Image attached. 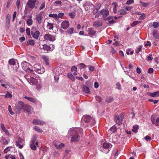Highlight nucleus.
I'll return each instance as SVG.
<instances>
[{
    "mask_svg": "<svg viewBox=\"0 0 159 159\" xmlns=\"http://www.w3.org/2000/svg\"><path fill=\"white\" fill-rule=\"evenodd\" d=\"M82 131V129L80 128H75L70 129L69 133L71 135H72L71 139V142H76L80 140V137L79 134L81 133Z\"/></svg>",
    "mask_w": 159,
    "mask_h": 159,
    "instance_id": "obj_1",
    "label": "nucleus"
},
{
    "mask_svg": "<svg viewBox=\"0 0 159 159\" xmlns=\"http://www.w3.org/2000/svg\"><path fill=\"white\" fill-rule=\"evenodd\" d=\"M23 69L28 73L33 71L32 66L28 62L26 61L23 62L21 64Z\"/></svg>",
    "mask_w": 159,
    "mask_h": 159,
    "instance_id": "obj_2",
    "label": "nucleus"
},
{
    "mask_svg": "<svg viewBox=\"0 0 159 159\" xmlns=\"http://www.w3.org/2000/svg\"><path fill=\"white\" fill-rule=\"evenodd\" d=\"M34 71L39 74H42L45 72V69L43 66L39 64H36L34 66Z\"/></svg>",
    "mask_w": 159,
    "mask_h": 159,
    "instance_id": "obj_3",
    "label": "nucleus"
},
{
    "mask_svg": "<svg viewBox=\"0 0 159 159\" xmlns=\"http://www.w3.org/2000/svg\"><path fill=\"white\" fill-rule=\"evenodd\" d=\"M111 144L109 143H104L99 148L100 150L105 153H107L109 151V148Z\"/></svg>",
    "mask_w": 159,
    "mask_h": 159,
    "instance_id": "obj_4",
    "label": "nucleus"
},
{
    "mask_svg": "<svg viewBox=\"0 0 159 159\" xmlns=\"http://www.w3.org/2000/svg\"><path fill=\"white\" fill-rule=\"evenodd\" d=\"M84 121L86 123L90 122L91 123V126L93 127L95 124V121L94 118L87 115L84 116L83 117Z\"/></svg>",
    "mask_w": 159,
    "mask_h": 159,
    "instance_id": "obj_5",
    "label": "nucleus"
},
{
    "mask_svg": "<svg viewBox=\"0 0 159 159\" xmlns=\"http://www.w3.org/2000/svg\"><path fill=\"white\" fill-rule=\"evenodd\" d=\"M35 76L34 75V77H30L29 79L27 76L25 77L26 79H27L28 82L31 84H37L38 82V78L35 77Z\"/></svg>",
    "mask_w": 159,
    "mask_h": 159,
    "instance_id": "obj_6",
    "label": "nucleus"
},
{
    "mask_svg": "<svg viewBox=\"0 0 159 159\" xmlns=\"http://www.w3.org/2000/svg\"><path fill=\"white\" fill-rule=\"evenodd\" d=\"M124 117V115L123 114H120L118 116L115 117V120L117 124L120 125L122 124L123 120Z\"/></svg>",
    "mask_w": 159,
    "mask_h": 159,
    "instance_id": "obj_7",
    "label": "nucleus"
},
{
    "mask_svg": "<svg viewBox=\"0 0 159 159\" xmlns=\"http://www.w3.org/2000/svg\"><path fill=\"white\" fill-rule=\"evenodd\" d=\"M44 38L45 40L51 41H53L55 39V37L54 36L48 34H45Z\"/></svg>",
    "mask_w": 159,
    "mask_h": 159,
    "instance_id": "obj_8",
    "label": "nucleus"
},
{
    "mask_svg": "<svg viewBox=\"0 0 159 159\" xmlns=\"http://www.w3.org/2000/svg\"><path fill=\"white\" fill-rule=\"evenodd\" d=\"M36 1L37 0H28L27 4L29 7L33 8L35 7V3Z\"/></svg>",
    "mask_w": 159,
    "mask_h": 159,
    "instance_id": "obj_9",
    "label": "nucleus"
},
{
    "mask_svg": "<svg viewBox=\"0 0 159 159\" xmlns=\"http://www.w3.org/2000/svg\"><path fill=\"white\" fill-rule=\"evenodd\" d=\"M70 25L69 22L67 20L63 21L61 24V27L64 30H66Z\"/></svg>",
    "mask_w": 159,
    "mask_h": 159,
    "instance_id": "obj_10",
    "label": "nucleus"
},
{
    "mask_svg": "<svg viewBox=\"0 0 159 159\" xmlns=\"http://www.w3.org/2000/svg\"><path fill=\"white\" fill-rule=\"evenodd\" d=\"M100 13L102 15L103 18L105 19L106 17L109 15V12L107 8H105L102 10L101 11Z\"/></svg>",
    "mask_w": 159,
    "mask_h": 159,
    "instance_id": "obj_11",
    "label": "nucleus"
},
{
    "mask_svg": "<svg viewBox=\"0 0 159 159\" xmlns=\"http://www.w3.org/2000/svg\"><path fill=\"white\" fill-rule=\"evenodd\" d=\"M33 124L35 125H43L45 124V122L39 119H34L33 121Z\"/></svg>",
    "mask_w": 159,
    "mask_h": 159,
    "instance_id": "obj_12",
    "label": "nucleus"
},
{
    "mask_svg": "<svg viewBox=\"0 0 159 159\" xmlns=\"http://www.w3.org/2000/svg\"><path fill=\"white\" fill-rule=\"evenodd\" d=\"M25 105L23 102L22 101H19L18 104L16 106V108L19 110H20L24 107Z\"/></svg>",
    "mask_w": 159,
    "mask_h": 159,
    "instance_id": "obj_13",
    "label": "nucleus"
},
{
    "mask_svg": "<svg viewBox=\"0 0 159 159\" xmlns=\"http://www.w3.org/2000/svg\"><path fill=\"white\" fill-rule=\"evenodd\" d=\"M25 111L28 112H31L33 111V108L29 105H25L24 107Z\"/></svg>",
    "mask_w": 159,
    "mask_h": 159,
    "instance_id": "obj_14",
    "label": "nucleus"
},
{
    "mask_svg": "<svg viewBox=\"0 0 159 159\" xmlns=\"http://www.w3.org/2000/svg\"><path fill=\"white\" fill-rule=\"evenodd\" d=\"M31 35L35 39H38L40 34V32L38 31H36L34 32H31Z\"/></svg>",
    "mask_w": 159,
    "mask_h": 159,
    "instance_id": "obj_15",
    "label": "nucleus"
},
{
    "mask_svg": "<svg viewBox=\"0 0 159 159\" xmlns=\"http://www.w3.org/2000/svg\"><path fill=\"white\" fill-rule=\"evenodd\" d=\"M43 12H41L36 16L37 22L38 23H41L42 22V16Z\"/></svg>",
    "mask_w": 159,
    "mask_h": 159,
    "instance_id": "obj_16",
    "label": "nucleus"
},
{
    "mask_svg": "<svg viewBox=\"0 0 159 159\" xmlns=\"http://www.w3.org/2000/svg\"><path fill=\"white\" fill-rule=\"evenodd\" d=\"M100 6L101 5L99 3L96 4V6L94 7L93 10V14H95L97 13L98 10H99Z\"/></svg>",
    "mask_w": 159,
    "mask_h": 159,
    "instance_id": "obj_17",
    "label": "nucleus"
},
{
    "mask_svg": "<svg viewBox=\"0 0 159 159\" xmlns=\"http://www.w3.org/2000/svg\"><path fill=\"white\" fill-rule=\"evenodd\" d=\"M148 95L152 97H159V91L153 93H149Z\"/></svg>",
    "mask_w": 159,
    "mask_h": 159,
    "instance_id": "obj_18",
    "label": "nucleus"
},
{
    "mask_svg": "<svg viewBox=\"0 0 159 159\" xmlns=\"http://www.w3.org/2000/svg\"><path fill=\"white\" fill-rule=\"evenodd\" d=\"M9 64L11 65H16V64H17V61L16 59H11L9 60L8 62Z\"/></svg>",
    "mask_w": 159,
    "mask_h": 159,
    "instance_id": "obj_19",
    "label": "nucleus"
},
{
    "mask_svg": "<svg viewBox=\"0 0 159 159\" xmlns=\"http://www.w3.org/2000/svg\"><path fill=\"white\" fill-rule=\"evenodd\" d=\"M36 139L32 140L31 141V143L30 144V146L31 149L34 150H35L36 149V147L34 144L35 141Z\"/></svg>",
    "mask_w": 159,
    "mask_h": 159,
    "instance_id": "obj_20",
    "label": "nucleus"
},
{
    "mask_svg": "<svg viewBox=\"0 0 159 159\" xmlns=\"http://www.w3.org/2000/svg\"><path fill=\"white\" fill-rule=\"evenodd\" d=\"M40 48L41 49H43L46 51L49 50L51 48L49 46L47 45L46 44H43L42 46H40Z\"/></svg>",
    "mask_w": 159,
    "mask_h": 159,
    "instance_id": "obj_21",
    "label": "nucleus"
},
{
    "mask_svg": "<svg viewBox=\"0 0 159 159\" xmlns=\"http://www.w3.org/2000/svg\"><path fill=\"white\" fill-rule=\"evenodd\" d=\"M116 129L115 126H114L110 128L108 130V133L110 134H112L116 132Z\"/></svg>",
    "mask_w": 159,
    "mask_h": 159,
    "instance_id": "obj_22",
    "label": "nucleus"
},
{
    "mask_svg": "<svg viewBox=\"0 0 159 159\" xmlns=\"http://www.w3.org/2000/svg\"><path fill=\"white\" fill-rule=\"evenodd\" d=\"M88 34L90 35H93L95 34L96 31L93 30L92 28L88 29Z\"/></svg>",
    "mask_w": 159,
    "mask_h": 159,
    "instance_id": "obj_23",
    "label": "nucleus"
},
{
    "mask_svg": "<svg viewBox=\"0 0 159 159\" xmlns=\"http://www.w3.org/2000/svg\"><path fill=\"white\" fill-rule=\"evenodd\" d=\"M55 146L57 149H61L64 147V144L62 143H61L59 144L55 143Z\"/></svg>",
    "mask_w": 159,
    "mask_h": 159,
    "instance_id": "obj_24",
    "label": "nucleus"
},
{
    "mask_svg": "<svg viewBox=\"0 0 159 159\" xmlns=\"http://www.w3.org/2000/svg\"><path fill=\"white\" fill-rule=\"evenodd\" d=\"M11 16L9 14H8L6 19V25H9L10 22Z\"/></svg>",
    "mask_w": 159,
    "mask_h": 159,
    "instance_id": "obj_25",
    "label": "nucleus"
},
{
    "mask_svg": "<svg viewBox=\"0 0 159 159\" xmlns=\"http://www.w3.org/2000/svg\"><path fill=\"white\" fill-rule=\"evenodd\" d=\"M24 98L33 103H35L36 102V100L35 99L33 98L29 97L27 96H25Z\"/></svg>",
    "mask_w": 159,
    "mask_h": 159,
    "instance_id": "obj_26",
    "label": "nucleus"
},
{
    "mask_svg": "<svg viewBox=\"0 0 159 159\" xmlns=\"http://www.w3.org/2000/svg\"><path fill=\"white\" fill-rule=\"evenodd\" d=\"M112 5H113V12L114 13H116V8L118 6V5L116 2L112 3Z\"/></svg>",
    "mask_w": 159,
    "mask_h": 159,
    "instance_id": "obj_27",
    "label": "nucleus"
},
{
    "mask_svg": "<svg viewBox=\"0 0 159 159\" xmlns=\"http://www.w3.org/2000/svg\"><path fill=\"white\" fill-rule=\"evenodd\" d=\"M93 25L95 27H99L102 25V22L101 21H96L94 23Z\"/></svg>",
    "mask_w": 159,
    "mask_h": 159,
    "instance_id": "obj_28",
    "label": "nucleus"
},
{
    "mask_svg": "<svg viewBox=\"0 0 159 159\" xmlns=\"http://www.w3.org/2000/svg\"><path fill=\"white\" fill-rule=\"evenodd\" d=\"M42 58L43 59L44 61L45 62L47 66H48L49 63L48 58L47 57L45 56H42Z\"/></svg>",
    "mask_w": 159,
    "mask_h": 159,
    "instance_id": "obj_29",
    "label": "nucleus"
},
{
    "mask_svg": "<svg viewBox=\"0 0 159 159\" xmlns=\"http://www.w3.org/2000/svg\"><path fill=\"white\" fill-rule=\"evenodd\" d=\"M153 37L157 39H159V34L157 33V30H155L153 32Z\"/></svg>",
    "mask_w": 159,
    "mask_h": 159,
    "instance_id": "obj_30",
    "label": "nucleus"
},
{
    "mask_svg": "<svg viewBox=\"0 0 159 159\" xmlns=\"http://www.w3.org/2000/svg\"><path fill=\"white\" fill-rule=\"evenodd\" d=\"M67 76L72 81H75V78L71 73H68L67 74Z\"/></svg>",
    "mask_w": 159,
    "mask_h": 159,
    "instance_id": "obj_31",
    "label": "nucleus"
},
{
    "mask_svg": "<svg viewBox=\"0 0 159 159\" xmlns=\"http://www.w3.org/2000/svg\"><path fill=\"white\" fill-rule=\"evenodd\" d=\"M75 29L73 27L69 28L67 30L68 33L70 34H71L74 33Z\"/></svg>",
    "mask_w": 159,
    "mask_h": 159,
    "instance_id": "obj_32",
    "label": "nucleus"
},
{
    "mask_svg": "<svg viewBox=\"0 0 159 159\" xmlns=\"http://www.w3.org/2000/svg\"><path fill=\"white\" fill-rule=\"evenodd\" d=\"M83 89V91L86 93H89L90 92L89 88L86 86H84Z\"/></svg>",
    "mask_w": 159,
    "mask_h": 159,
    "instance_id": "obj_33",
    "label": "nucleus"
},
{
    "mask_svg": "<svg viewBox=\"0 0 159 159\" xmlns=\"http://www.w3.org/2000/svg\"><path fill=\"white\" fill-rule=\"evenodd\" d=\"M127 12L124 9L120 10L118 11L117 13L118 15H123L126 14Z\"/></svg>",
    "mask_w": 159,
    "mask_h": 159,
    "instance_id": "obj_34",
    "label": "nucleus"
},
{
    "mask_svg": "<svg viewBox=\"0 0 159 159\" xmlns=\"http://www.w3.org/2000/svg\"><path fill=\"white\" fill-rule=\"evenodd\" d=\"M12 95L9 91H7L6 94L4 96V98H12Z\"/></svg>",
    "mask_w": 159,
    "mask_h": 159,
    "instance_id": "obj_35",
    "label": "nucleus"
},
{
    "mask_svg": "<svg viewBox=\"0 0 159 159\" xmlns=\"http://www.w3.org/2000/svg\"><path fill=\"white\" fill-rule=\"evenodd\" d=\"M27 24L29 26H30L32 25L33 20L31 19H28L27 21Z\"/></svg>",
    "mask_w": 159,
    "mask_h": 159,
    "instance_id": "obj_36",
    "label": "nucleus"
},
{
    "mask_svg": "<svg viewBox=\"0 0 159 159\" xmlns=\"http://www.w3.org/2000/svg\"><path fill=\"white\" fill-rule=\"evenodd\" d=\"M47 27L49 30H52L53 28V25L52 23H48Z\"/></svg>",
    "mask_w": 159,
    "mask_h": 159,
    "instance_id": "obj_37",
    "label": "nucleus"
},
{
    "mask_svg": "<svg viewBox=\"0 0 159 159\" xmlns=\"http://www.w3.org/2000/svg\"><path fill=\"white\" fill-rule=\"evenodd\" d=\"M34 129L36 131L39 133H42L43 132L42 130L37 126H35L34 127Z\"/></svg>",
    "mask_w": 159,
    "mask_h": 159,
    "instance_id": "obj_38",
    "label": "nucleus"
},
{
    "mask_svg": "<svg viewBox=\"0 0 159 159\" xmlns=\"http://www.w3.org/2000/svg\"><path fill=\"white\" fill-rule=\"evenodd\" d=\"M27 44L28 45H34V41L33 40H30L27 42Z\"/></svg>",
    "mask_w": 159,
    "mask_h": 159,
    "instance_id": "obj_39",
    "label": "nucleus"
},
{
    "mask_svg": "<svg viewBox=\"0 0 159 159\" xmlns=\"http://www.w3.org/2000/svg\"><path fill=\"white\" fill-rule=\"evenodd\" d=\"M59 69H56L54 70V72L56 73V75L54 76L55 78L56 77V76H57V77L60 74V73L59 72Z\"/></svg>",
    "mask_w": 159,
    "mask_h": 159,
    "instance_id": "obj_40",
    "label": "nucleus"
},
{
    "mask_svg": "<svg viewBox=\"0 0 159 159\" xmlns=\"http://www.w3.org/2000/svg\"><path fill=\"white\" fill-rule=\"evenodd\" d=\"M138 126L137 125H135L133 126V129L132 130L134 133H136L138 129Z\"/></svg>",
    "mask_w": 159,
    "mask_h": 159,
    "instance_id": "obj_41",
    "label": "nucleus"
},
{
    "mask_svg": "<svg viewBox=\"0 0 159 159\" xmlns=\"http://www.w3.org/2000/svg\"><path fill=\"white\" fill-rule=\"evenodd\" d=\"M85 66L86 65L84 63L79 64L77 65V66L80 69L84 68Z\"/></svg>",
    "mask_w": 159,
    "mask_h": 159,
    "instance_id": "obj_42",
    "label": "nucleus"
},
{
    "mask_svg": "<svg viewBox=\"0 0 159 159\" xmlns=\"http://www.w3.org/2000/svg\"><path fill=\"white\" fill-rule=\"evenodd\" d=\"M49 16L57 19V14H50L49 15Z\"/></svg>",
    "mask_w": 159,
    "mask_h": 159,
    "instance_id": "obj_43",
    "label": "nucleus"
},
{
    "mask_svg": "<svg viewBox=\"0 0 159 159\" xmlns=\"http://www.w3.org/2000/svg\"><path fill=\"white\" fill-rule=\"evenodd\" d=\"M134 53L133 51H130V50L129 49H127L126 50V53L127 55H132Z\"/></svg>",
    "mask_w": 159,
    "mask_h": 159,
    "instance_id": "obj_44",
    "label": "nucleus"
},
{
    "mask_svg": "<svg viewBox=\"0 0 159 159\" xmlns=\"http://www.w3.org/2000/svg\"><path fill=\"white\" fill-rule=\"evenodd\" d=\"M8 111L10 113V114H11V115H13L14 113V112L12 111L11 107V106L9 105L8 106Z\"/></svg>",
    "mask_w": 159,
    "mask_h": 159,
    "instance_id": "obj_45",
    "label": "nucleus"
},
{
    "mask_svg": "<svg viewBox=\"0 0 159 159\" xmlns=\"http://www.w3.org/2000/svg\"><path fill=\"white\" fill-rule=\"evenodd\" d=\"M96 98L97 101L98 102H100L102 100V99L101 97L99 96H96Z\"/></svg>",
    "mask_w": 159,
    "mask_h": 159,
    "instance_id": "obj_46",
    "label": "nucleus"
},
{
    "mask_svg": "<svg viewBox=\"0 0 159 159\" xmlns=\"http://www.w3.org/2000/svg\"><path fill=\"white\" fill-rule=\"evenodd\" d=\"M149 101L151 102H153L154 104H156L158 102L159 100H153L152 99H149Z\"/></svg>",
    "mask_w": 159,
    "mask_h": 159,
    "instance_id": "obj_47",
    "label": "nucleus"
},
{
    "mask_svg": "<svg viewBox=\"0 0 159 159\" xmlns=\"http://www.w3.org/2000/svg\"><path fill=\"white\" fill-rule=\"evenodd\" d=\"M45 7V3L44 2H43L41 4L40 6L39 7V9L40 10H42Z\"/></svg>",
    "mask_w": 159,
    "mask_h": 159,
    "instance_id": "obj_48",
    "label": "nucleus"
},
{
    "mask_svg": "<svg viewBox=\"0 0 159 159\" xmlns=\"http://www.w3.org/2000/svg\"><path fill=\"white\" fill-rule=\"evenodd\" d=\"M139 2L144 7H146L149 5V3H145L141 1H140Z\"/></svg>",
    "mask_w": 159,
    "mask_h": 159,
    "instance_id": "obj_49",
    "label": "nucleus"
},
{
    "mask_svg": "<svg viewBox=\"0 0 159 159\" xmlns=\"http://www.w3.org/2000/svg\"><path fill=\"white\" fill-rule=\"evenodd\" d=\"M36 86V88L38 90H40L41 88V86L40 84L38 83H37V84H35Z\"/></svg>",
    "mask_w": 159,
    "mask_h": 159,
    "instance_id": "obj_50",
    "label": "nucleus"
},
{
    "mask_svg": "<svg viewBox=\"0 0 159 159\" xmlns=\"http://www.w3.org/2000/svg\"><path fill=\"white\" fill-rule=\"evenodd\" d=\"M146 16L145 14H142L139 17V19L140 20H143L145 18Z\"/></svg>",
    "mask_w": 159,
    "mask_h": 159,
    "instance_id": "obj_51",
    "label": "nucleus"
},
{
    "mask_svg": "<svg viewBox=\"0 0 159 159\" xmlns=\"http://www.w3.org/2000/svg\"><path fill=\"white\" fill-rule=\"evenodd\" d=\"M152 25L154 28H157L159 26V24L157 22H154L153 23Z\"/></svg>",
    "mask_w": 159,
    "mask_h": 159,
    "instance_id": "obj_52",
    "label": "nucleus"
},
{
    "mask_svg": "<svg viewBox=\"0 0 159 159\" xmlns=\"http://www.w3.org/2000/svg\"><path fill=\"white\" fill-rule=\"evenodd\" d=\"M69 15L72 18H73L75 16V14L74 12H70L69 13Z\"/></svg>",
    "mask_w": 159,
    "mask_h": 159,
    "instance_id": "obj_53",
    "label": "nucleus"
},
{
    "mask_svg": "<svg viewBox=\"0 0 159 159\" xmlns=\"http://www.w3.org/2000/svg\"><path fill=\"white\" fill-rule=\"evenodd\" d=\"M144 139L147 142L150 141L151 139V137L148 135H147L144 137Z\"/></svg>",
    "mask_w": 159,
    "mask_h": 159,
    "instance_id": "obj_54",
    "label": "nucleus"
},
{
    "mask_svg": "<svg viewBox=\"0 0 159 159\" xmlns=\"http://www.w3.org/2000/svg\"><path fill=\"white\" fill-rule=\"evenodd\" d=\"M140 22V21H134L133 22V24H132V27H134Z\"/></svg>",
    "mask_w": 159,
    "mask_h": 159,
    "instance_id": "obj_55",
    "label": "nucleus"
},
{
    "mask_svg": "<svg viewBox=\"0 0 159 159\" xmlns=\"http://www.w3.org/2000/svg\"><path fill=\"white\" fill-rule=\"evenodd\" d=\"M134 2V0H128L126 2V4L127 5H130Z\"/></svg>",
    "mask_w": 159,
    "mask_h": 159,
    "instance_id": "obj_56",
    "label": "nucleus"
},
{
    "mask_svg": "<svg viewBox=\"0 0 159 159\" xmlns=\"http://www.w3.org/2000/svg\"><path fill=\"white\" fill-rule=\"evenodd\" d=\"M64 15V13H60L57 14V19L59 18H61Z\"/></svg>",
    "mask_w": 159,
    "mask_h": 159,
    "instance_id": "obj_57",
    "label": "nucleus"
},
{
    "mask_svg": "<svg viewBox=\"0 0 159 159\" xmlns=\"http://www.w3.org/2000/svg\"><path fill=\"white\" fill-rule=\"evenodd\" d=\"M16 14H17L16 12V11H14V12L13 14V17H12V20L13 22L15 20V19L16 16Z\"/></svg>",
    "mask_w": 159,
    "mask_h": 159,
    "instance_id": "obj_58",
    "label": "nucleus"
},
{
    "mask_svg": "<svg viewBox=\"0 0 159 159\" xmlns=\"http://www.w3.org/2000/svg\"><path fill=\"white\" fill-rule=\"evenodd\" d=\"M20 0H17L16 2V5L18 9L19 8V6L20 4Z\"/></svg>",
    "mask_w": 159,
    "mask_h": 159,
    "instance_id": "obj_59",
    "label": "nucleus"
},
{
    "mask_svg": "<svg viewBox=\"0 0 159 159\" xmlns=\"http://www.w3.org/2000/svg\"><path fill=\"white\" fill-rule=\"evenodd\" d=\"M71 70L72 71L76 72L77 71V68L75 66H73L71 68Z\"/></svg>",
    "mask_w": 159,
    "mask_h": 159,
    "instance_id": "obj_60",
    "label": "nucleus"
},
{
    "mask_svg": "<svg viewBox=\"0 0 159 159\" xmlns=\"http://www.w3.org/2000/svg\"><path fill=\"white\" fill-rule=\"evenodd\" d=\"M16 145L17 147H18L20 148H22L23 146L20 144L18 142H17L16 143Z\"/></svg>",
    "mask_w": 159,
    "mask_h": 159,
    "instance_id": "obj_61",
    "label": "nucleus"
},
{
    "mask_svg": "<svg viewBox=\"0 0 159 159\" xmlns=\"http://www.w3.org/2000/svg\"><path fill=\"white\" fill-rule=\"evenodd\" d=\"M26 34L28 35V36H29L30 35V29L29 28H27L26 29Z\"/></svg>",
    "mask_w": 159,
    "mask_h": 159,
    "instance_id": "obj_62",
    "label": "nucleus"
},
{
    "mask_svg": "<svg viewBox=\"0 0 159 159\" xmlns=\"http://www.w3.org/2000/svg\"><path fill=\"white\" fill-rule=\"evenodd\" d=\"M7 84L8 85L9 87L11 88V89H14L15 87L14 86L11 85V84H10L9 83L7 82Z\"/></svg>",
    "mask_w": 159,
    "mask_h": 159,
    "instance_id": "obj_63",
    "label": "nucleus"
},
{
    "mask_svg": "<svg viewBox=\"0 0 159 159\" xmlns=\"http://www.w3.org/2000/svg\"><path fill=\"white\" fill-rule=\"evenodd\" d=\"M2 143L4 144H7L8 143V141L5 139H2Z\"/></svg>",
    "mask_w": 159,
    "mask_h": 159,
    "instance_id": "obj_64",
    "label": "nucleus"
}]
</instances>
